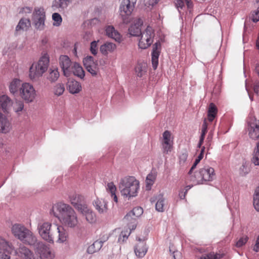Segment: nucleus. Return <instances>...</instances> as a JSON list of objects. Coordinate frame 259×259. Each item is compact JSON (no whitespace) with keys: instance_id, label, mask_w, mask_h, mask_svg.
I'll return each instance as SVG.
<instances>
[{"instance_id":"nucleus-1","label":"nucleus","mask_w":259,"mask_h":259,"mask_svg":"<svg viewBox=\"0 0 259 259\" xmlns=\"http://www.w3.org/2000/svg\"><path fill=\"white\" fill-rule=\"evenodd\" d=\"M51 211L65 226L74 228L77 225V215L69 204L58 202L53 206Z\"/></svg>"},{"instance_id":"nucleus-2","label":"nucleus","mask_w":259,"mask_h":259,"mask_svg":"<svg viewBox=\"0 0 259 259\" xmlns=\"http://www.w3.org/2000/svg\"><path fill=\"white\" fill-rule=\"evenodd\" d=\"M129 34L132 36H140L139 47L142 49H146L151 46L153 41L155 35L154 30L150 26H147L145 30L142 33L141 28L132 25L128 28Z\"/></svg>"},{"instance_id":"nucleus-3","label":"nucleus","mask_w":259,"mask_h":259,"mask_svg":"<svg viewBox=\"0 0 259 259\" xmlns=\"http://www.w3.org/2000/svg\"><path fill=\"white\" fill-rule=\"evenodd\" d=\"M119 189L122 195L129 198L135 197L139 189V182L134 177H126L121 179Z\"/></svg>"},{"instance_id":"nucleus-4","label":"nucleus","mask_w":259,"mask_h":259,"mask_svg":"<svg viewBox=\"0 0 259 259\" xmlns=\"http://www.w3.org/2000/svg\"><path fill=\"white\" fill-rule=\"evenodd\" d=\"M13 234L23 243L34 244L36 236L27 228L21 224H16L12 227Z\"/></svg>"},{"instance_id":"nucleus-5","label":"nucleus","mask_w":259,"mask_h":259,"mask_svg":"<svg viewBox=\"0 0 259 259\" xmlns=\"http://www.w3.org/2000/svg\"><path fill=\"white\" fill-rule=\"evenodd\" d=\"M50 59L47 54L42 56L36 64H32L29 69V77L31 79H35L41 76L47 70Z\"/></svg>"},{"instance_id":"nucleus-6","label":"nucleus","mask_w":259,"mask_h":259,"mask_svg":"<svg viewBox=\"0 0 259 259\" xmlns=\"http://www.w3.org/2000/svg\"><path fill=\"white\" fill-rule=\"evenodd\" d=\"M137 0H123L119 7V15L122 22L128 24L131 20V14L135 7Z\"/></svg>"},{"instance_id":"nucleus-7","label":"nucleus","mask_w":259,"mask_h":259,"mask_svg":"<svg viewBox=\"0 0 259 259\" xmlns=\"http://www.w3.org/2000/svg\"><path fill=\"white\" fill-rule=\"evenodd\" d=\"M37 229L41 238L49 243H53L54 238V227L49 222H40L38 224Z\"/></svg>"},{"instance_id":"nucleus-8","label":"nucleus","mask_w":259,"mask_h":259,"mask_svg":"<svg viewBox=\"0 0 259 259\" xmlns=\"http://www.w3.org/2000/svg\"><path fill=\"white\" fill-rule=\"evenodd\" d=\"M31 20L32 24L36 29L44 30L46 20V13L44 9L42 8H35L32 14Z\"/></svg>"},{"instance_id":"nucleus-9","label":"nucleus","mask_w":259,"mask_h":259,"mask_svg":"<svg viewBox=\"0 0 259 259\" xmlns=\"http://www.w3.org/2000/svg\"><path fill=\"white\" fill-rule=\"evenodd\" d=\"M143 213V208L141 207H136L128 212L124 217L123 220L127 223L128 229L135 230L137 225V218Z\"/></svg>"},{"instance_id":"nucleus-10","label":"nucleus","mask_w":259,"mask_h":259,"mask_svg":"<svg viewBox=\"0 0 259 259\" xmlns=\"http://www.w3.org/2000/svg\"><path fill=\"white\" fill-rule=\"evenodd\" d=\"M246 129L251 139L256 141L259 139V118L250 116L247 121Z\"/></svg>"},{"instance_id":"nucleus-11","label":"nucleus","mask_w":259,"mask_h":259,"mask_svg":"<svg viewBox=\"0 0 259 259\" xmlns=\"http://www.w3.org/2000/svg\"><path fill=\"white\" fill-rule=\"evenodd\" d=\"M20 97L27 103L32 102L36 96V92L32 85L29 83H23L20 88Z\"/></svg>"},{"instance_id":"nucleus-12","label":"nucleus","mask_w":259,"mask_h":259,"mask_svg":"<svg viewBox=\"0 0 259 259\" xmlns=\"http://www.w3.org/2000/svg\"><path fill=\"white\" fill-rule=\"evenodd\" d=\"M59 63L64 75L66 77L71 76V70L74 62L71 61L70 58L67 55H62L59 57Z\"/></svg>"},{"instance_id":"nucleus-13","label":"nucleus","mask_w":259,"mask_h":259,"mask_svg":"<svg viewBox=\"0 0 259 259\" xmlns=\"http://www.w3.org/2000/svg\"><path fill=\"white\" fill-rule=\"evenodd\" d=\"M70 201L71 204L79 212L83 210L88 206L86 204L84 198L83 196L74 194L69 196Z\"/></svg>"},{"instance_id":"nucleus-14","label":"nucleus","mask_w":259,"mask_h":259,"mask_svg":"<svg viewBox=\"0 0 259 259\" xmlns=\"http://www.w3.org/2000/svg\"><path fill=\"white\" fill-rule=\"evenodd\" d=\"M199 174L201 179L198 181L197 184H201L203 181H212L215 177L214 169L209 166L200 169Z\"/></svg>"},{"instance_id":"nucleus-15","label":"nucleus","mask_w":259,"mask_h":259,"mask_svg":"<svg viewBox=\"0 0 259 259\" xmlns=\"http://www.w3.org/2000/svg\"><path fill=\"white\" fill-rule=\"evenodd\" d=\"M12 251L11 246L5 239L0 237V259H10Z\"/></svg>"},{"instance_id":"nucleus-16","label":"nucleus","mask_w":259,"mask_h":259,"mask_svg":"<svg viewBox=\"0 0 259 259\" xmlns=\"http://www.w3.org/2000/svg\"><path fill=\"white\" fill-rule=\"evenodd\" d=\"M163 139L162 145L163 153L168 154L172 148V141L170 140L171 133L168 131H165L162 134Z\"/></svg>"},{"instance_id":"nucleus-17","label":"nucleus","mask_w":259,"mask_h":259,"mask_svg":"<svg viewBox=\"0 0 259 259\" xmlns=\"http://www.w3.org/2000/svg\"><path fill=\"white\" fill-rule=\"evenodd\" d=\"M22 259H41L38 254H34L29 249L24 246H21L17 252Z\"/></svg>"},{"instance_id":"nucleus-18","label":"nucleus","mask_w":259,"mask_h":259,"mask_svg":"<svg viewBox=\"0 0 259 259\" xmlns=\"http://www.w3.org/2000/svg\"><path fill=\"white\" fill-rule=\"evenodd\" d=\"M152 56V63L153 68L155 70L157 68L158 64V58L160 54L161 44L159 41H157L153 45Z\"/></svg>"},{"instance_id":"nucleus-19","label":"nucleus","mask_w":259,"mask_h":259,"mask_svg":"<svg viewBox=\"0 0 259 259\" xmlns=\"http://www.w3.org/2000/svg\"><path fill=\"white\" fill-rule=\"evenodd\" d=\"M139 242L136 244L134 248V251L136 255L139 257L142 258L145 256L147 253L148 247L146 246V242L139 238Z\"/></svg>"},{"instance_id":"nucleus-20","label":"nucleus","mask_w":259,"mask_h":259,"mask_svg":"<svg viewBox=\"0 0 259 259\" xmlns=\"http://www.w3.org/2000/svg\"><path fill=\"white\" fill-rule=\"evenodd\" d=\"M31 27V21L29 18H22L16 27L15 35H17L22 31H27Z\"/></svg>"},{"instance_id":"nucleus-21","label":"nucleus","mask_w":259,"mask_h":259,"mask_svg":"<svg viewBox=\"0 0 259 259\" xmlns=\"http://www.w3.org/2000/svg\"><path fill=\"white\" fill-rule=\"evenodd\" d=\"M22 84L20 79L14 78L10 82L9 86L10 92L14 96H17L20 93V88Z\"/></svg>"},{"instance_id":"nucleus-22","label":"nucleus","mask_w":259,"mask_h":259,"mask_svg":"<svg viewBox=\"0 0 259 259\" xmlns=\"http://www.w3.org/2000/svg\"><path fill=\"white\" fill-rule=\"evenodd\" d=\"M0 105L3 111L8 113L13 105V101L7 95H3L0 96Z\"/></svg>"},{"instance_id":"nucleus-23","label":"nucleus","mask_w":259,"mask_h":259,"mask_svg":"<svg viewBox=\"0 0 259 259\" xmlns=\"http://www.w3.org/2000/svg\"><path fill=\"white\" fill-rule=\"evenodd\" d=\"M106 34L108 37L114 39L117 42H120L121 40V36L120 34L115 29L113 26H108L105 30Z\"/></svg>"},{"instance_id":"nucleus-24","label":"nucleus","mask_w":259,"mask_h":259,"mask_svg":"<svg viewBox=\"0 0 259 259\" xmlns=\"http://www.w3.org/2000/svg\"><path fill=\"white\" fill-rule=\"evenodd\" d=\"M116 48L115 44L106 42L100 47V52L104 56H107L109 53L113 52Z\"/></svg>"},{"instance_id":"nucleus-25","label":"nucleus","mask_w":259,"mask_h":259,"mask_svg":"<svg viewBox=\"0 0 259 259\" xmlns=\"http://www.w3.org/2000/svg\"><path fill=\"white\" fill-rule=\"evenodd\" d=\"M93 204L99 213H103L107 212V202L105 200L97 198L94 201Z\"/></svg>"},{"instance_id":"nucleus-26","label":"nucleus","mask_w":259,"mask_h":259,"mask_svg":"<svg viewBox=\"0 0 259 259\" xmlns=\"http://www.w3.org/2000/svg\"><path fill=\"white\" fill-rule=\"evenodd\" d=\"M107 239L108 237L104 240H97L95 241L92 245L88 247L87 252L89 254H93L98 251L102 248L103 243Z\"/></svg>"},{"instance_id":"nucleus-27","label":"nucleus","mask_w":259,"mask_h":259,"mask_svg":"<svg viewBox=\"0 0 259 259\" xmlns=\"http://www.w3.org/2000/svg\"><path fill=\"white\" fill-rule=\"evenodd\" d=\"M72 67V69L71 70V75L73 74L81 79L83 78L85 75L84 71L79 64L74 62Z\"/></svg>"},{"instance_id":"nucleus-28","label":"nucleus","mask_w":259,"mask_h":259,"mask_svg":"<svg viewBox=\"0 0 259 259\" xmlns=\"http://www.w3.org/2000/svg\"><path fill=\"white\" fill-rule=\"evenodd\" d=\"M67 88L69 92L72 94L79 93L81 89L80 83L75 80H70L68 82Z\"/></svg>"},{"instance_id":"nucleus-29","label":"nucleus","mask_w":259,"mask_h":259,"mask_svg":"<svg viewBox=\"0 0 259 259\" xmlns=\"http://www.w3.org/2000/svg\"><path fill=\"white\" fill-rule=\"evenodd\" d=\"M55 232L58 234V241L59 242H65L67 238L68 234L66 231L62 226H54Z\"/></svg>"},{"instance_id":"nucleus-30","label":"nucleus","mask_w":259,"mask_h":259,"mask_svg":"<svg viewBox=\"0 0 259 259\" xmlns=\"http://www.w3.org/2000/svg\"><path fill=\"white\" fill-rule=\"evenodd\" d=\"M218 113V108L215 105L211 103L208 107L207 111V118L209 122H212L215 118Z\"/></svg>"},{"instance_id":"nucleus-31","label":"nucleus","mask_w":259,"mask_h":259,"mask_svg":"<svg viewBox=\"0 0 259 259\" xmlns=\"http://www.w3.org/2000/svg\"><path fill=\"white\" fill-rule=\"evenodd\" d=\"M80 212L85 216L86 220L88 222L92 223L95 222L96 215L88 206L86 208H84L83 210H81Z\"/></svg>"},{"instance_id":"nucleus-32","label":"nucleus","mask_w":259,"mask_h":259,"mask_svg":"<svg viewBox=\"0 0 259 259\" xmlns=\"http://www.w3.org/2000/svg\"><path fill=\"white\" fill-rule=\"evenodd\" d=\"M71 0H54L52 4V8L54 10L60 9L64 10L68 6Z\"/></svg>"},{"instance_id":"nucleus-33","label":"nucleus","mask_w":259,"mask_h":259,"mask_svg":"<svg viewBox=\"0 0 259 259\" xmlns=\"http://www.w3.org/2000/svg\"><path fill=\"white\" fill-rule=\"evenodd\" d=\"M251 170V163L249 161L244 160L239 168V174L241 176H245Z\"/></svg>"},{"instance_id":"nucleus-34","label":"nucleus","mask_w":259,"mask_h":259,"mask_svg":"<svg viewBox=\"0 0 259 259\" xmlns=\"http://www.w3.org/2000/svg\"><path fill=\"white\" fill-rule=\"evenodd\" d=\"M251 161L255 165L259 166V141L256 143V145L254 148Z\"/></svg>"},{"instance_id":"nucleus-35","label":"nucleus","mask_w":259,"mask_h":259,"mask_svg":"<svg viewBox=\"0 0 259 259\" xmlns=\"http://www.w3.org/2000/svg\"><path fill=\"white\" fill-rule=\"evenodd\" d=\"M60 74L57 68L54 69H50L49 70V74L47 76V79L51 82H54L57 80L59 77Z\"/></svg>"},{"instance_id":"nucleus-36","label":"nucleus","mask_w":259,"mask_h":259,"mask_svg":"<svg viewBox=\"0 0 259 259\" xmlns=\"http://www.w3.org/2000/svg\"><path fill=\"white\" fill-rule=\"evenodd\" d=\"M31 246H33L35 250L38 254H39L42 251H44L48 246L42 242L38 241L36 238V243L34 244H29Z\"/></svg>"},{"instance_id":"nucleus-37","label":"nucleus","mask_w":259,"mask_h":259,"mask_svg":"<svg viewBox=\"0 0 259 259\" xmlns=\"http://www.w3.org/2000/svg\"><path fill=\"white\" fill-rule=\"evenodd\" d=\"M158 197L157 201L155 204V209L159 212H163L164 210V199L161 194L158 195Z\"/></svg>"},{"instance_id":"nucleus-38","label":"nucleus","mask_w":259,"mask_h":259,"mask_svg":"<svg viewBox=\"0 0 259 259\" xmlns=\"http://www.w3.org/2000/svg\"><path fill=\"white\" fill-rule=\"evenodd\" d=\"M130 231L127 229L126 230L122 231L119 235L118 239V242L120 243H123L128 237L133 230L128 229Z\"/></svg>"},{"instance_id":"nucleus-39","label":"nucleus","mask_w":259,"mask_h":259,"mask_svg":"<svg viewBox=\"0 0 259 259\" xmlns=\"http://www.w3.org/2000/svg\"><path fill=\"white\" fill-rule=\"evenodd\" d=\"M64 91V85L62 83H58L54 87V93L58 96L62 95Z\"/></svg>"},{"instance_id":"nucleus-40","label":"nucleus","mask_w":259,"mask_h":259,"mask_svg":"<svg viewBox=\"0 0 259 259\" xmlns=\"http://www.w3.org/2000/svg\"><path fill=\"white\" fill-rule=\"evenodd\" d=\"M253 206L254 208L259 211V187H257L253 195Z\"/></svg>"},{"instance_id":"nucleus-41","label":"nucleus","mask_w":259,"mask_h":259,"mask_svg":"<svg viewBox=\"0 0 259 259\" xmlns=\"http://www.w3.org/2000/svg\"><path fill=\"white\" fill-rule=\"evenodd\" d=\"M39 254V255H38V256L41 259H52L53 257V255L51 253L50 248L48 247L46 248L44 251H42V252H40Z\"/></svg>"},{"instance_id":"nucleus-42","label":"nucleus","mask_w":259,"mask_h":259,"mask_svg":"<svg viewBox=\"0 0 259 259\" xmlns=\"http://www.w3.org/2000/svg\"><path fill=\"white\" fill-rule=\"evenodd\" d=\"M52 19L54 21V25L59 26L61 25L62 18L61 16L58 13H54L52 15Z\"/></svg>"},{"instance_id":"nucleus-43","label":"nucleus","mask_w":259,"mask_h":259,"mask_svg":"<svg viewBox=\"0 0 259 259\" xmlns=\"http://www.w3.org/2000/svg\"><path fill=\"white\" fill-rule=\"evenodd\" d=\"M83 65L85 67H89L90 65L95 66L94 58L91 56H87L83 60Z\"/></svg>"},{"instance_id":"nucleus-44","label":"nucleus","mask_w":259,"mask_h":259,"mask_svg":"<svg viewBox=\"0 0 259 259\" xmlns=\"http://www.w3.org/2000/svg\"><path fill=\"white\" fill-rule=\"evenodd\" d=\"M24 108V103L22 101L17 100L16 101V103L14 106V111L19 113V112L21 111Z\"/></svg>"},{"instance_id":"nucleus-45","label":"nucleus","mask_w":259,"mask_h":259,"mask_svg":"<svg viewBox=\"0 0 259 259\" xmlns=\"http://www.w3.org/2000/svg\"><path fill=\"white\" fill-rule=\"evenodd\" d=\"M223 253H214L213 252H211L208 254H205L206 259H220L224 256Z\"/></svg>"},{"instance_id":"nucleus-46","label":"nucleus","mask_w":259,"mask_h":259,"mask_svg":"<svg viewBox=\"0 0 259 259\" xmlns=\"http://www.w3.org/2000/svg\"><path fill=\"white\" fill-rule=\"evenodd\" d=\"M98 42H99V40H98V41L94 40V41H93L91 43L90 51H91V53L94 56L96 55L98 53L97 44Z\"/></svg>"},{"instance_id":"nucleus-47","label":"nucleus","mask_w":259,"mask_h":259,"mask_svg":"<svg viewBox=\"0 0 259 259\" xmlns=\"http://www.w3.org/2000/svg\"><path fill=\"white\" fill-rule=\"evenodd\" d=\"M248 240V237L246 236H243L241 237L236 242V246L237 247H241L247 242Z\"/></svg>"},{"instance_id":"nucleus-48","label":"nucleus","mask_w":259,"mask_h":259,"mask_svg":"<svg viewBox=\"0 0 259 259\" xmlns=\"http://www.w3.org/2000/svg\"><path fill=\"white\" fill-rule=\"evenodd\" d=\"M88 72L91 73L93 76H96L97 74V66L96 64H95V66L90 65L87 67H85Z\"/></svg>"},{"instance_id":"nucleus-49","label":"nucleus","mask_w":259,"mask_h":259,"mask_svg":"<svg viewBox=\"0 0 259 259\" xmlns=\"http://www.w3.org/2000/svg\"><path fill=\"white\" fill-rule=\"evenodd\" d=\"M207 126H208V124L207 122L206 119L204 118L202 125V131H201V135L205 136V135L207 132Z\"/></svg>"},{"instance_id":"nucleus-50","label":"nucleus","mask_w":259,"mask_h":259,"mask_svg":"<svg viewBox=\"0 0 259 259\" xmlns=\"http://www.w3.org/2000/svg\"><path fill=\"white\" fill-rule=\"evenodd\" d=\"M107 190H109V191L111 194V193L115 192V191L116 190V188L115 186L114 185L113 183L111 182V183H108Z\"/></svg>"},{"instance_id":"nucleus-51","label":"nucleus","mask_w":259,"mask_h":259,"mask_svg":"<svg viewBox=\"0 0 259 259\" xmlns=\"http://www.w3.org/2000/svg\"><path fill=\"white\" fill-rule=\"evenodd\" d=\"M32 11V7H25L21 9L19 13L30 14Z\"/></svg>"},{"instance_id":"nucleus-52","label":"nucleus","mask_w":259,"mask_h":259,"mask_svg":"<svg viewBox=\"0 0 259 259\" xmlns=\"http://www.w3.org/2000/svg\"><path fill=\"white\" fill-rule=\"evenodd\" d=\"M175 5L179 11V9H182L185 7V0H176Z\"/></svg>"},{"instance_id":"nucleus-53","label":"nucleus","mask_w":259,"mask_h":259,"mask_svg":"<svg viewBox=\"0 0 259 259\" xmlns=\"http://www.w3.org/2000/svg\"><path fill=\"white\" fill-rule=\"evenodd\" d=\"M137 75L139 77H142L144 75V71L141 66H137L135 68Z\"/></svg>"},{"instance_id":"nucleus-54","label":"nucleus","mask_w":259,"mask_h":259,"mask_svg":"<svg viewBox=\"0 0 259 259\" xmlns=\"http://www.w3.org/2000/svg\"><path fill=\"white\" fill-rule=\"evenodd\" d=\"M251 19L254 23H256L259 21V11H256L254 14H252Z\"/></svg>"},{"instance_id":"nucleus-55","label":"nucleus","mask_w":259,"mask_h":259,"mask_svg":"<svg viewBox=\"0 0 259 259\" xmlns=\"http://www.w3.org/2000/svg\"><path fill=\"white\" fill-rule=\"evenodd\" d=\"M143 24V22L142 19L141 18H138L135 20L134 24H132V25H135L136 27H140L141 28Z\"/></svg>"},{"instance_id":"nucleus-56","label":"nucleus","mask_w":259,"mask_h":259,"mask_svg":"<svg viewBox=\"0 0 259 259\" xmlns=\"http://www.w3.org/2000/svg\"><path fill=\"white\" fill-rule=\"evenodd\" d=\"M188 157V154L187 153H183L180 155V163H184L186 161Z\"/></svg>"},{"instance_id":"nucleus-57","label":"nucleus","mask_w":259,"mask_h":259,"mask_svg":"<svg viewBox=\"0 0 259 259\" xmlns=\"http://www.w3.org/2000/svg\"><path fill=\"white\" fill-rule=\"evenodd\" d=\"M200 162V161L195 159L194 163L193 164L192 167H191L190 170L188 172V174L191 175L193 171V170L196 167L197 164Z\"/></svg>"},{"instance_id":"nucleus-58","label":"nucleus","mask_w":259,"mask_h":259,"mask_svg":"<svg viewBox=\"0 0 259 259\" xmlns=\"http://www.w3.org/2000/svg\"><path fill=\"white\" fill-rule=\"evenodd\" d=\"M173 257L174 259H181L182 257L181 253L178 251H174L173 252Z\"/></svg>"},{"instance_id":"nucleus-59","label":"nucleus","mask_w":259,"mask_h":259,"mask_svg":"<svg viewBox=\"0 0 259 259\" xmlns=\"http://www.w3.org/2000/svg\"><path fill=\"white\" fill-rule=\"evenodd\" d=\"M159 0H147L146 3L150 6H153L154 5L158 3Z\"/></svg>"},{"instance_id":"nucleus-60","label":"nucleus","mask_w":259,"mask_h":259,"mask_svg":"<svg viewBox=\"0 0 259 259\" xmlns=\"http://www.w3.org/2000/svg\"><path fill=\"white\" fill-rule=\"evenodd\" d=\"M187 193V190H185V192L180 191L179 192V195L181 199H184L186 197V195Z\"/></svg>"},{"instance_id":"nucleus-61","label":"nucleus","mask_w":259,"mask_h":259,"mask_svg":"<svg viewBox=\"0 0 259 259\" xmlns=\"http://www.w3.org/2000/svg\"><path fill=\"white\" fill-rule=\"evenodd\" d=\"M211 137H210L209 136H208L207 137V140L208 141H207L206 143V147L207 149V150H209V148H210V145H211V143H210V141H211Z\"/></svg>"},{"instance_id":"nucleus-62","label":"nucleus","mask_w":259,"mask_h":259,"mask_svg":"<svg viewBox=\"0 0 259 259\" xmlns=\"http://www.w3.org/2000/svg\"><path fill=\"white\" fill-rule=\"evenodd\" d=\"M253 250L256 252H257L259 251V243H257V242L255 243V244L253 246Z\"/></svg>"},{"instance_id":"nucleus-63","label":"nucleus","mask_w":259,"mask_h":259,"mask_svg":"<svg viewBox=\"0 0 259 259\" xmlns=\"http://www.w3.org/2000/svg\"><path fill=\"white\" fill-rule=\"evenodd\" d=\"M111 196L112 197H113V199L115 202H118V198H117V196L115 194V192L111 193Z\"/></svg>"},{"instance_id":"nucleus-64","label":"nucleus","mask_w":259,"mask_h":259,"mask_svg":"<svg viewBox=\"0 0 259 259\" xmlns=\"http://www.w3.org/2000/svg\"><path fill=\"white\" fill-rule=\"evenodd\" d=\"M205 137V136H204L203 135L200 136L199 143H200V144H203V143L204 142V140Z\"/></svg>"}]
</instances>
